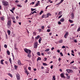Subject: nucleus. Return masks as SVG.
I'll use <instances>...</instances> for the list:
<instances>
[{"instance_id":"obj_1","label":"nucleus","mask_w":80,"mask_h":80,"mask_svg":"<svg viewBox=\"0 0 80 80\" xmlns=\"http://www.w3.org/2000/svg\"><path fill=\"white\" fill-rule=\"evenodd\" d=\"M24 50L25 52H26L27 53H28L29 52V53L28 54V57H29V58H31V53H32V51L27 48H25Z\"/></svg>"},{"instance_id":"obj_2","label":"nucleus","mask_w":80,"mask_h":80,"mask_svg":"<svg viewBox=\"0 0 80 80\" xmlns=\"http://www.w3.org/2000/svg\"><path fill=\"white\" fill-rule=\"evenodd\" d=\"M2 3L3 5L5 6H8L9 5L8 2L5 1H3L2 2Z\"/></svg>"},{"instance_id":"obj_3","label":"nucleus","mask_w":80,"mask_h":80,"mask_svg":"<svg viewBox=\"0 0 80 80\" xmlns=\"http://www.w3.org/2000/svg\"><path fill=\"white\" fill-rule=\"evenodd\" d=\"M34 48H37L38 47V42H37L34 43Z\"/></svg>"},{"instance_id":"obj_4","label":"nucleus","mask_w":80,"mask_h":80,"mask_svg":"<svg viewBox=\"0 0 80 80\" xmlns=\"http://www.w3.org/2000/svg\"><path fill=\"white\" fill-rule=\"evenodd\" d=\"M16 78L17 80H19L20 79V76L18 74H16Z\"/></svg>"},{"instance_id":"obj_5","label":"nucleus","mask_w":80,"mask_h":80,"mask_svg":"<svg viewBox=\"0 0 80 80\" xmlns=\"http://www.w3.org/2000/svg\"><path fill=\"white\" fill-rule=\"evenodd\" d=\"M66 71L68 73H73V71L71 69H67Z\"/></svg>"},{"instance_id":"obj_6","label":"nucleus","mask_w":80,"mask_h":80,"mask_svg":"<svg viewBox=\"0 0 80 80\" xmlns=\"http://www.w3.org/2000/svg\"><path fill=\"white\" fill-rule=\"evenodd\" d=\"M7 25L10 27L11 26V22L10 21H8V22Z\"/></svg>"},{"instance_id":"obj_7","label":"nucleus","mask_w":80,"mask_h":80,"mask_svg":"<svg viewBox=\"0 0 80 80\" xmlns=\"http://www.w3.org/2000/svg\"><path fill=\"white\" fill-rule=\"evenodd\" d=\"M68 32H67L64 35V38H67V36L68 35Z\"/></svg>"},{"instance_id":"obj_8","label":"nucleus","mask_w":80,"mask_h":80,"mask_svg":"<svg viewBox=\"0 0 80 80\" xmlns=\"http://www.w3.org/2000/svg\"><path fill=\"white\" fill-rule=\"evenodd\" d=\"M47 16L45 17V18H48L49 16H51V15H52V14H51V13H48L47 14Z\"/></svg>"},{"instance_id":"obj_9","label":"nucleus","mask_w":80,"mask_h":80,"mask_svg":"<svg viewBox=\"0 0 80 80\" xmlns=\"http://www.w3.org/2000/svg\"><path fill=\"white\" fill-rule=\"evenodd\" d=\"M25 73H27V76H28V75L29 74V72H28V71L26 69H25Z\"/></svg>"},{"instance_id":"obj_10","label":"nucleus","mask_w":80,"mask_h":80,"mask_svg":"<svg viewBox=\"0 0 80 80\" xmlns=\"http://www.w3.org/2000/svg\"><path fill=\"white\" fill-rule=\"evenodd\" d=\"M61 77L63 78H65V77L64 76V74L63 73H62L60 75Z\"/></svg>"},{"instance_id":"obj_11","label":"nucleus","mask_w":80,"mask_h":80,"mask_svg":"<svg viewBox=\"0 0 80 80\" xmlns=\"http://www.w3.org/2000/svg\"><path fill=\"white\" fill-rule=\"evenodd\" d=\"M72 19H73L74 18V14L73 13H72L71 14Z\"/></svg>"},{"instance_id":"obj_12","label":"nucleus","mask_w":80,"mask_h":80,"mask_svg":"<svg viewBox=\"0 0 80 80\" xmlns=\"http://www.w3.org/2000/svg\"><path fill=\"white\" fill-rule=\"evenodd\" d=\"M0 18L2 21H4V20H5V18H4V16L1 17H0Z\"/></svg>"},{"instance_id":"obj_13","label":"nucleus","mask_w":80,"mask_h":80,"mask_svg":"<svg viewBox=\"0 0 80 80\" xmlns=\"http://www.w3.org/2000/svg\"><path fill=\"white\" fill-rule=\"evenodd\" d=\"M64 18H61V20H60V22H63L64 20Z\"/></svg>"},{"instance_id":"obj_14","label":"nucleus","mask_w":80,"mask_h":80,"mask_svg":"<svg viewBox=\"0 0 80 80\" xmlns=\"http://www.w3.org/2000/svg\"><path fill=\"white\" fill-rule=\"evenodd\" d=\"M18 65H20L21 64V62H20V60H18Z\"/></svg>"},{"instance_id":"obj_15","label":"nucleus","mask_w":80,"mask_h":80,"mask_svg":"<svg viewBox=\"0 0 80 80\" xmlns=\"http://www.w3.org/2000/svg\"><path fill=\"white\" fill-rule=\"evenodd\" d=\"M42 41V38H40L39 40V42L40 43H41V41Z\"/></svg>"},{"instance_id":"obj_16","label":"nucleus","mask_w":80,"mask_h":80,"mask_svg":"<svg viewBox=\"0 0 80 80\" xmlns=\"http://www.w3.org/2000/svg\"><path fill=\"white\" fill-rule=\"evenodd\" d=\"M8 35H10V33H11L10 31V30L8 31Z\"/></svg>"},{"instance_id":"obj_17","label":"nucleus","mask_w":80,"mask_h":80,"mask_svg":"<svg viewBox=\"0 0 80 80\" xmlns=\"http://www.w3.org/2000/svg\"><path fill=\"white\" fill-rule=\"evenodd\" d=\"M11 18L12 20H14L15 19V17L13 16H12L11 17Z\"/></svg>"},{"instance_id":"obj_18","label":"nucleus","mask_w":80,"mask_h":80,"mask_svg":"<svg viewBox=\"0 0 80 80\" xmlns=\"http://www.w3.org/2000/svg\"><path fill=\"white\" fill-rule=\"evenodd\" d=\"M62 11H60L59 12L58 15H62Z\"/></svg>"},{"instance_id":"obj_19","label":"nucleus","mask_w":80,"mask_h":80,"mask_svg":"<svg viewBox=\"0 0 80 80\" xmlns=\"http://www.w3.org/2000/svg\"><path fill=\"white\" fill-rule=\"evenodd\" d=\"M42 60V58H41L40 57H39L37 59V61H38V60Z\"/></svg>"},{"instance_id":"obj_20","label":"nucleus","mask_w":80,"mask_h":80,"mask_svg":"<svg viewBox=\"0 0 80 80\" xmlns=\"http://www.w3.org/2000/svg\"><path fill=\"white\" fill-rule=\"evenodd\" d=\"M43 65L44 66H47L48 65V64H47L45 63H43Z\"/></svg>"},{"instance_id":"obj_21","label":"nucleus","mask_w":80,"mask_h":80,"mask_svg":"<svg viewBox=\"0 0 80 80\" xmlns=\"http://www.w3.org/2000/svg\"><path fill=\"white\" fill-rule=\"evenodd\" d=\"M37 55H38V56H40V52H38L37 53Z\"/></svg>"},{"instance_id":"obj_22","label":"nucleus","mask_w":80,"mask_h":80,"mask_svg":"<svg viewBox=\"0 0 80 80\" xmlns=\"http://www.w3.org/2000/svg\"><path fill=\"white\" fill-rule=\"evenodd\" d=\"M43 13V11H41L39 13V15H42V14Z\"/></svg>"},{"instance_id":"obj_23","label":"nucleus","mask_w":80,"mask_h":80,"mask_svg":"<svg viewBox=\"0 0 80 80\" xmlns=\"http://www.w3.org/2000/svg\"><path fill=\"white\" fill-rule=\"evenodd\" d=\"M8 75L9 76L11 77H13V76H12V75L10 73H8Z\"/></svg>"},{"instance_id":"obj_24","label":"nucleus","mask_w":80,"mask_h":80,"mask_svg":"<svg viewBox=\"0 0 80 80\" xmlns=\"http://www.w3.org/2000/svg\"><path fill=\"white\" fill-rule=\"evenodd\" d=\"M40 38V36L38 35L35 38L36 39H38Z\"/></svg>"},{"instance_id":"obj_25","label":"nucleus","mask_w":80,"mask_h":80,"mask_svg":"<svg viewBox=\"0 0 80 80\" xmlns=\"http://www.w3.org/2000/svg\"><path fill=\"white\" fill-rule=\"evenodd\" d=\"M4 61V60H3V59H2L1 60V64H3V62Z\"/></svg>"},{"instance_id":"obj_26","label":"nucleus","mask_w":80,"mask_h":80,"mask_svg":"<svg viewBox=\"0 0 80 80\" xmlns=\"http://www.w3.org/2000/svg\"><path fill=\"white\" fill-rule=\"evenodd\" d=\"M49 70L47 69L46 71V73H49Z\"/></svg>"},{"instance_id":"obj_27","label":"nucleus","mask_w":80,"mask_h":80,"mask_svg":"<svg viewBox=\"0 0 80 80\" xmlns=\"http://www.w3.org/2000/svg\"><path fill=\"white\" fill-rule=\"evenodd\" d=\"M7 54H8V55H10V52L9 51H7Z\"/></svg>"},{"instance_id":"obj_28","label":"nucleus","mask_w":80,"mask_h":80,"mask_svg":"<svg viewBox=\"0 0 80 80\" xmlns=\"http://www.w3.org/2000/svg\"><path fill=\"white\" fill-rule=\"evenodd\" d=\"M39 3H38V2H37V4L35 5V7H37V6H38V5H39Z\"/></svg>"},{"instance_id":"obj_29","label":"nucleus","mask_w":80,"mask_h":80,"mask_svg":"<svg viewBox=\"0 0 80 80\" xmlns=\"http://www.w3.org/2000/svg\"><path fill=\"white\" fill-rule=\"evenodd\" d=\"M69 22L70 23H73V21H72V20H71L70 19H69Z\"/></svg>"},{"instance_id":"obj_30","label":"nucleus","mask_w":80,"mask_h":80,"mask_svg":"<svg viewBox=\"0 0 80 80\" xmlns=\"http://www.w3.org/2000/svg\"><path fill=\"white\" fill-rule=\"evenodd\" d=\"M17 6L18 7H22V5H20V4L18 5Z\"/></svg>"},{"instance_id":"obj_31","label":"nucleus","mask_w":80,"mask_h":80,"mask_svg":"<svg viewBox=\"0 0 80 80\" xmlns=\"http://www.w3.org/2000/svg\"><path fill=\"white\" fill-rule=\"evenodd\" d=\"M36 10V9H33L32 8H31V11L32 12H33V11H34V10Z\"/></svg>"},{"instance_id":"obj_32","label":"nucleus","mask_w":80,"mask_h":80,"mask_svg":"<svg viewBox=\"0 0 80 80\" xmlns=\"http://www.w3.org/2000/svg\"><path fill=\"white\" fill-rule=\"evenodd\" d=\"M63 42V41L62 40H61L59 41V43H62Z\"/></svg>"},{"instance_id":"obj_33","label":"nucleus","mask_w":80,"mask_h":80,"mask_svg":"<svg viewBox=\"0 0 80 80\" xmlns=\"http://www.w3.org/2000/svg\"><path fill=\"white\" fill-rule=\"evenodd\" d=\"M47 53L48 54H49V55H50V54H51V52L49 51L48 52H47Z\"/></svg>"},{"instance_id":"obj_34","label":"nucleus","mask_w":80,"mask_h":80,"mask_svg":"<svg viewBox=\"0 0 80 80\" xmlns=\"http://www.w3.org/2000/svg\"><path fill=\"white\" fill-rule=\"evenodd\" d=\"M60 55H61L62 57H63V53L62 52H61L60 53Z\"/></svg>"},{"instance_id":"obj_35","label":"nucleus","mask_w":80,"mask_h":80,"mask_svg":"<svg viewBox=\"0 0 80 80\" xmlns=\"http://www.w3.org/2000/svg\"><path fill=\"white\" fill-rule=\"evenodd\" d=\"M37 11V10H36L34 11L33 12H32V13L33 14V13H37V12H36Z\"/></svg>"},{"instance_id":"obj_36","label":"nucleus","mask_w":80,"mask_h":80,"mask_svg":"<svg viewBox=\"0 0 80 80\" xmlns=\"http://www.w3.org/2000/svg\"><path fill=\"white\" fill-rule=\"evenodd\" d=\"M14 67L15 68V69H16V70H17V66L15 65L14 66Z\"/></svg>"},{"instance_id":"obj_37","label":"nucleus","mask_w":80,"mask_h":80,"mask_svg":"<svg viewBox=\"0 0 80 80\" xmlns=\"http://www.w3.org/2000/svg\"><path fill=\"white\" fill-rule=\"evenodd\" d=\"M38 30L39 32H42V29H39Z\"/></svg>"},{"instance_id":"obj_38","label":"nucleus","mask_w":80,"mask_h":80,"mask_svg":"<svg viewBox=\"0 0 80 80\" xmlns=\"http://www.w3.org/2000/svg\"><path fill=\"white\" fill-rule=\"evenodd\" d=\"M55 80L56 79H55V76H53V78H52V80Z\"/></svg>"},{"instance_id":"obj_39","label":"nucleus","mask_w":80,"mask_h":80,"mask_svg":"<svg viewBox=\"0 0 80 80\" xmlns=\"http://www.w3.org/2000/svg\"><path fill=\"white\" fill-rule=\"evenodd\" d=\"M49 50H50V49L48 48V49H47L45 50V52H47L48 51H49Z\"/></svg>"},{"instance_id":"obj_40","label":"nucleus","mask_w":80,"mask_h":80,"mask_svg":"<svg viewBox=\"0 0 80 80\" xmlns=\"http://www.w3.org/2000/svg\"><path fill=\"white\" fill-rule=\"evenodd\" d=\"M45 16H46V15L44 14V15H43L42 16V18H44Z\"/></svg>"},{"instance_id":"obj_41","label":"nucleus","mask_w":80,"mask_h":80,"mask_svg":"<svg viewBox=\"0 0 80 80\" xmlns=\"http://www.w3.org/2000/svg\"><path fill=\"white\" fill-rule=\"evenodd\" d=\"M15 8H12V10H13V11H14V10H15Z\"/></svg>"},{"instance_id":"obj_42","label":"nucleus","mask_w":80,"mask_h":80,"mask_svg":"<svg viewBox=\"0 0 80 80\" xmlns=\"http://www.w3.org/2000/svg\"><path fill=\"white\" fill-rule=\"evenodd\" d=\"M63 1H64V0H61V1L60 2L61 3H62L63 2Z\"/></svg>"},{"instance_id":"obj_43","label":"nucleus","mask_w":80,"mask_h":80,"mask_svg":"<svg viewBox=\"0 0 80 80\" xmlns=\"http://www.w3.org/2000/svg\"><path fill=\"white\" fill-rule=\"evenodd\" d=\"M47 32H50V29H48Z\"/></svg>"},{"instance_id":"obj_44","label":"nucleus","mask_w":80,"mask_h":80,"mask_svg":"<svg viewBox=\"0 0 80 80\" xmlns=\"http://www.w3.org/2000/svg\"><path fill=\"white\" fill-rule=\"evenodd\" d=\"M41 28L42 29H43V30H44V28H45V27H44V26H42L41 27Z\"/></svg>"},{"instance_id":"obj_45","label":"nucleus","mask_w":80,"mask_h":80,"mask_svg":"<svg viewBox=\"0 0 80 80\" xmlns=\"http://www.w3.org/2000/svg\"><path fill=\"white\" fill-rule=\"evenodd\" d=\"M9 61H10V63H11V62H12V59H11V58H10L9 59Z\"/></svg>"},{"instance_id":"obj_46","label":"nucleus","mask_w":80,"mask_h":80,"mask_svg":"<svg viewBox=\"0 0 80 80\" xmlns=\"http://www.w3.org/2000/svg\"><path fill=\"white\" fill-rule=\"evenodd\" d=\"M37 33H36L35 32H33V35H34L35 36V35H36V34Z\"/></svg>"},{"instance_id":"obj_47","label":"nucleus","mask_w":80,"mask_h":80,"mask_svg":"<svg viewBox=\"0 0 80 80\" xmlns=\"http://www.w3.org/2000/svg\"><path fill=\"white\" fill-rule=\"evenodd\" d=\"M4 47H5V48H7V45H6V44H5V45H4Z\"/></svg>"},{"instance_id":"obj_48","label":"nucleus","mask_w":80,"mask_h":80,"mask_svg":"<svg viewBox=\"0 0 80 80\" xmlns=\"http://www.w3.org/2000/svg\"><path fill=\"white\" fill-rule=\"evenodd\" d=\"M28 2V0H26V1L24 2L25 3H27Z\"/></svg>"},{"instance_id":"obj_49","label":"nucleus","mask_w":80,"mask_h":80,"mask_svg":"<svg viewBox=\"0 0 80 80\" xmlns=\"http://www.w3.org/2000/svg\"><path fill=\"white\" fill-rule=\"evenodd\" d=\"M80 28H79L78 30H77V32H80Z\"/></svg>"},{"instance_id":"obj_50","label":"nucleus","mask_w":80,"mask_h":80,"mask_svg":"<svg viewBox=\"0 0 80 80\" xmlns=\"http://www.w3.org/2000/svg\"><path fill=\"white\" fill-rule=\"evenodd\" d=\"M62 17V15H60L58 18H61V17Z\"/></svg>"},{"instance_id":"obj_51","label":"nucleus","mask_w":80,"mask_h":80,"mask_svg":"<svg viewBox=\"0 0 80 80\" xmlns=\"http://www.w3.org/2000/svg\"><path fill=\"white\" fill-rule=\"evenodd\" d=\"M10 11H11V12H12V13H14V12H13V10H10Z\"/></svg>"},{"instance_id":"obj_52","label":"nucleus","mask_w":80,"mask_h":80,"mask_svg":"<svg viewBox=\"0 0 80 80\" xmlns=\"http://www.w3.org/2000/svg\"><path fill=\"white\" fill-rule=\"evenodd\" d=\"M35 3V2H32L31 3H30V5H31V4H32V5H33Z\"/></svg>"},{"instance_id":"obj_53","label":"nucleus","mask_w":80,"mask_h":80,"mask_svg":"<svg viewBox=\"0 0 80 80\" xmlns=\"http://www.w3.org/2000/svg\"><path fill=\"white\" fill-rule=\"evenodd\" d=\"M55 49V48L53 47L51 48V50H53Z\"/></svg>"},{"instance_id":"obj_54","label":"nucleus","mask_w":80,"mask_h":80,"mask_svg":"<svg viewBox=\"0 0 80 80\" xmlns=\"http://www.w3.org/2000/svg\"><path fill=\"white\" fill-rule=\"evenodd\" d=\"M74 42L75 43H77V40H74Z\"/></svg>"},{"instance_id":"obj_55","label":"nucleus","mask_w":80,"mask_h":80,"mask_svg":"<svg viewBox=\"0 0 80 80\" xmlns=\"http://www.w3.org/2000/svg\"><path fill=\"white\" fill-rule=\"evenodd\" d=\"M60 4H61V3L59 2V3L57 4L56 5H60Z\"/></svg>"},{"instance_id":"obj_56","label":"nucleus","mask_w":80,"mask_h":80,"mask_svg":"<svg viewBox=\"0 0 80 80\" xmlns=\"http://www.w3.org/2000/svg\"><path fill=\"white\" fill-rule=\"evenodd\" d=\"M61 60V58H59L58 59V61H59V62H60Z\"/></svg>"},{"instance_id":"obj_57","label":"nucleus","mask_w":80,"mask_h":80,"mask_svg":"<svg viewBox=\"0 0 80 80\" xmlns=\"http://www.w3.org/2000/svg\"><path fill=\"white\" fill-rule=\"evenodd\" d=\"M61 23H61V22H58V24L59 25H60V24H61Z\"/></svg>"},{"instance_id":"obj_58","label":"nucleus","mask_w":80,"mask_h":80,"mask_svg":"<svg viewBox=\"0 0 80 80\" xmlns=\"http://www.w3.org/2000/svg\"><path fill=\"white\" fill-rule=\"evenodd\" d=\"M74 63V61H73L72 62H71L70 63V64H72V63Z\"/></svg>"},{"instance_id":"obj_59","label":"nucleus","mask_w":80,"mask_h":80,"mask_svg":"<svg viewBox=\"0 0 80 80\" xmlns=\"http://www.w3.org/2000/svg\"><path fill=\"white\" fill-rule=\"evenodd\" d=\"M44 59H45V61H47V58H45Z\"/></svg>"},{"instance_id":"obj_60","label":"nucleus","mask_w":80,"mask_h":80,"mask_svg":"<svg viewBox=\"0 0 80 80\" xmlns=\"http://www.w3.org/2000/svg\"><path fill=\"white\" fill-rule=\"evenodd\" d=\"M12 57L13 58V60H14V59L15 58V57H14V55H12Z\"/></svg>"},{"instance_id":"obj_61","label":"nucleus","mask_w":80,"mask_h":80,"mask_svg":"<svg viewBox=\"0 0 80 80\" xmlns=\"http://www.w3.org/2000/svg\"><path fill=\"white\" fill-rule=\"evenodd\" d=\"M62 48H65V46H63L62 47Z\"/></svg>"},{"instance_id":"obj_62","label":"nucleus","mask_w":80,"mask_h":80,"mask_svg":"<svg viewBox=\"0 0 80 80\" xmlns=\"http://www.w3.org/2000/svg\"><path fill=\"white\" fill-rule=\"evenodd\" d=\"M15 2L16 3H18V2H19V1L18 0H16L15 1Z\"/></svg>"},{"instance_id":"obj_63","label":"nucleus","mask_w":80,"mask_h":80,"mask_svg":"<svg viewBox=\"0 0 80 80\" xmlns=\"http://www.w3.org/2000/svg\"><path fill=\"white\" fill-rule=\"evenodd\" d=\"M57 52H58V53H60V50H57Z\"/></svg>"},{"instance_id":"obj_64","label":"nucleus","mask_w":80,"mask_h":80,"mask_svg":"<svg viewBox=\"0 0 80 80\" xmlns=\"http://www.w3.org/2000/svg\"><path fill=\"white\" fill-rule=\"evenodd\" d=\"M28 70H31V68H30V67H29L28 68Z\"/></svg>"}]
</instances>
